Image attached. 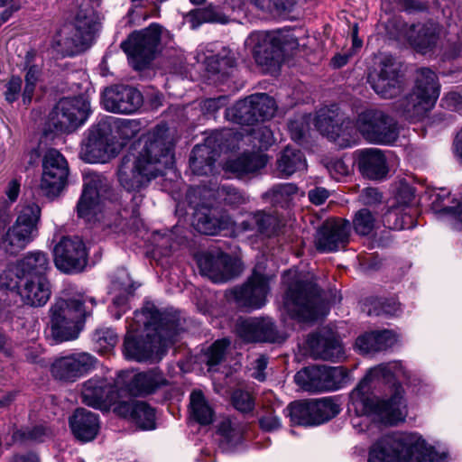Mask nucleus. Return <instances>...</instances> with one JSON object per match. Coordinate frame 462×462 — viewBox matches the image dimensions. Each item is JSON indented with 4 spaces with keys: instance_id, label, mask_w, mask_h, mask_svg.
<instances>
[{
    "instance_id": "obj_55",
    "label": "nucleus",
    "mask_w": 462,
    "mask_h": 462,
    "mask_svg": "<svg viewBox=\"0 0 462 462\" xmlns=\"http://www.w3.org/2000/svg\"><path fill=\"white\" fill-rule=\"evenodd\" d=\"M255 218L257 220L256 232L267 236L275 232L278 223L274 216L264 211H257L255 212Z\"/></svg>"
},
{
    "instance_id": "obj_41",
    "label": "nucleus",
    "mask_w": 462,
    "mask_h": 462,
    "mask_svg": "<svg viewBox=\"0 0 462 462\" xmlns=\"http://www.w3.org/2000/svg\"><path fill=\"white\" fill-rule=\"evenodd\" d=\"M310 402L313 426L331 420L340 411L339 405L331 398H322Z\"/></svg>"
},
{
    "instance_id": "obj_21",
    "label": "nucleus",
    "mask_w": 462,
    "mask_h": 462,
    "mask_svg": "<svg viewBox=\"0 0 462 462\" xmlns=\"http://www.w3.org/2000/svg\"><path fill=\"white\" fill-rule=\"evenodd\" d=\"M351 232L348 220L334 218L326 220L317 230L315 246L319 252L330 253L345 248Z\"/></svg>"
},
{
    "instance_id": "obj_2",
    "label": "nucleus",
    "mask_w": 462,
    "mask_h": 462,
    "mask_svg": "<svg viewBox=\"0 0 462 462\" xmlns=\"http://www.w3.org/2000/svg\"><path fill=\"white\" fill-rule=\"evenodd\" d=\"M401 373L402 365L398 362L370 369L350 395L356 414L375 415L388 424L402 421L407 415L404 391L401 384L394 383L395 376Z\"/></svg>"
},
{
    "instance_id": "obj_31",
    "label": "nucleus",
    "mask_w": 462,
    "mask_h": 462,
    "mask_svg": "<svg viewBox=\"0 0 462 462\" xmlns=\"http://www.w3.org/2000/svg\"><path fill=\"white\" fill-rule=\"evenodd\" d=\"M120 417L130 420L142 430H152L155 427V412L148 403L141 401H120L113 408Z\"/></svg>"
},
{
    "instance_id": "obj_3",
    "label": "nucleus",
    "mask_w": 462,
    "mask_h": 462,
    "mask_svg": "<svg viewBox=\"0 0 462 462\" xmlns=\"http://www.w3.org/2000/svg\"><path fill=\"white\" fill-rule=\"evenodd\" d=\"M124 342L127 359L146 361L162 356L167 347L180 331L179 320L171 314L162 313L152 302L136 310Z\"/></svg>"
},
{
    "instance_id": "obj_64",
    "label": "nucleus",
    "mask_w": 462,
    "mask_h": 462,
    "mask_svg": "<svg viewBox=\"0 0 462 462\" xmlns=\"http://www.w3.org/2000/svg\"><path fill=\"white\" fill-rule=\"evenodd\" d=\"M442 106L462 115V97L457 92H449L442 98Z\"/></svg>"
},
{
    "instance_id": "obj_35",
    "label": "nucleus",
    "mask_w": 462,
    "mask_h": 462,
    "mask_svg": "<svg viewBox=\"0 0 462 462\" xmlns=\"http://www.w3.org/2000/svg\"><path fill=\"white\" fill-rule=\"evenodd\" d=\"M443 35V28L434 22L411 25L409 31L411 44L420 52H427L435 48Z\"/></svg>"
},
{
    "instance_id": "obj_22",
    "label": "nucleus",
    "mask_w": 462,
    "mask_h": 462,
    "mask_svg": "<svg viewBox=\"0 0 462 462\" xmlns=\"http://www.w3.org/2000/svg\"><path fill=\"white\" fill-rule=\"evenodd\" d=\"M87 252L78 236H64L54 247V263L63 273L80 272L87 264Z\"/></svg>"
},
{
    "instance_id": "obj_30",
    "label": "nucleus",
    "mask_w": 462,
    "mask_h": 462,
    "mask_svg": "<svg viewBox=\"0 0 462 462\" xmlns=\"http://www.w3.org/2000/svg\"><path fill=\"white\" fill-rule=\"evenodd\" d=\"M236 332L245 342H274L278 337L276 328L268 318L241 319L236 324Z\"/></svg>"
},
{
    "instance_id": "obj_56",
    "label": "nucleus",
    "mask_w": 462,
    "mask_h": 462,
    "mask_svg": "<svg viewBox=\"0 0 462 462\" xmlns=\"http://www.w3.org/2000/svg\"><path fill=\"white\" fill-rule=\"evenodd\" d=\"M323 164L334 179H339L350 173V167L341 158H325Z\"/></svg>"
},
{
    "instance_id": "obj_36",
    "label": "nucleus",
    "mask_w": 462,
    "mask_h": 462,
    "mask_svg": "<svg viewBox=\"0 0 462 462\" xmlns=\"http://www.w3.org/2000/svg\"><path fill=\"white\" fill-rule=\"evenodd\" d=\"M51 294L50 282L47 278L21 280L19 295L22 301L32 307L44 306Z\"/></svg>"
},
{
    "instance_id": "obj_50",
    "label": "nucleus",
    "mask_w": 462,
    "mask_h": 462,
    "mask_svg": "<svg viewBox=\"0 0 462 462\" xmlns=\"http://www.w3.org/2000/svg\"><path fill=\"white\" fill-rule=\"evenodd\" d=\"M250 136L253 138L254 146H257L260 150H267L275 142L273 131L266 125L253 128Z\"/></svg>"
},
{
    "instance_id": "obj_1",
    "label": "nucleus",
    "mask_w": 462,
    "mask_h": 462,
    "mask_svg": "<svg viewBox=\"0 0 462 462\" xmlns=\"http://www.w3.org/2000/svg\"><path fill=\"white\" fill-rule=\"evenodd\" d=\"M140 145L142 147L137 153H129L121 159L116 171L121 188L133 194V224L136 223L140 215L138 208L144 198L143 191L174 162L173 140L169 128L164 125H157L144 134L140 140Z\"/></svg>"
},
{
    "instance_id": "obj_60",
    "label": "nucleus",
    "mask_w": 462,
    "mask_h": 462,
    "mask_svg": "<svg viewBox=\"0 0 462 462\" xmlns=\"http://www.w3.org/2000/svg\"><path fill=\"white\" fill-rule=\"evenodd\" d=\"M376 334L375 331H373L358 337L356 346L363 353L376 352Z\"/></svg>"
},
{
    "instance_id": "obj_4",
    "label": "nucleus",
    "mask_w": 462,
    "mask_h": 462,
    "mask_svg": "<svg viewBox=\"0 0 462 462\" xmlns=\"http://www.w3.org/2000/svg\"><path fill=\"white\" fill-rule=\"evenodd\" d=\"M368 462H446L417 433H399L381 438L369 448Z\"/></svg>"
},
{
    "instance_id": "obj_16",
    "label": "nucleus",
    "mask_w": 462,
    "mask_h": 462,
    "mask_svg": "<svg viewBox=\"0 0 462 462\" xmlns=\"http://www.w3.org/2000/svg\"><path fill=\"white\" fill-rule=\"evenodd\" d=\"M356 127L371 143H391L398 137L396 121L380 110L369 109L359 114Z\"/></svg>"
},
{
    "instance_id": "obj_34",
    "label": "nucleus",
    "mask_w": 462,
    "mask_h": 462,
    "mask_svg": "<svg viewBox=\"0 0 462 462\" xmlns=\"http://www.w3.org/2000/svg\"><path fill=\"white\" fill-rule=\"evenodd\" d=\"M357 166L361 174L374 180L384 179L389 171L385 155L377 148H367L356 152Z\"/></svg>"
},
{
    "instance_id": "obj_37",
    "label": "nucleus",
    "mask_w": 462,
    "mask_h": 462,
    "mask_svg": "<svg viewBox=\"0 0 462 462\" xmlns=\"http://www.w3.org/2000/svg\"><path fill=\"white\" fill-rule=\"evenodd\" d=\"M16 273L22 279L47 278V272L51 269L50 259L46 253L32 251L27 253L16 262Z\"/></svg>"
},
{
    "instance_id": "obj_28",
    "label": "nucleus",
    "mask_w": 462,
    "mask_h": 462,
    "mask_svg": "<svg viewBox=\"0 0 462 462\" xmlns=\"http://www.w3.org/2000/svg\"><path fill=\"white\" fill-rule=\"evenodd\" d=\"M109 190L106 178L97 173H90L85 177L84 189L78 203V215L80 217H88L96 214L100 199Z\"/></svg>"
},
{
    "instance_id": "obj_43",
    "label": "nucleus",
    "mask_w": 462,
    "mask_h": 462,
    "mask_svg": "<svg viewBox=\"0 0 462 462\" xmlns=\"http://www.w3.org/2000/svg\"><path fill=\"white\" fill-rule=\"evenodd\" d=\"M298 191L299 189L295 184L282 183L274 185L263 195V198L274 206L284 208L289 205Z\"/></svg>"
},
{
    "instance_id": "obj_54",
    "label": "nucleus",
    "mask_w": 462,
    "mask_h": 462,
    "mask_svg": "<svg viewBox=\"0 0 462 462\" xmlns=\"http://www.w3.org/2000/svg\"><path fill=\"white\" fill-rule=\"evenodd\" d=\"M231 400L234 407L241 412H249L254 410V399L249 392L236 390L232 393Z\"/></svg>"
},
{
    "instance_id": "obj_12",
    "label": "nucleus",
    "mask_w": 462,
    "mask_h": 462,
    "mask_svg": "<svg viewBox=\"0 0 462 462\" xmlns=\"http://www.w3.org/2000/svg\"><path fill=\"white\" fill-rule=\"evenodd\" d=\"M41 208L33 202L21 206L15 223L2 240V247L9 254H16L32 239L40 219Z\"/></svg>"
},
{
    "instance_id": "obj_62",
    "label": "nucleus",
    "mask_w": 462,
    "mask_h": 462,
    "mask_svg": "<svg viewBox=\"0 0 462 462\" xmlns=\"http://www.w3.org/2000/svg\"><path fill=\"white\" fill-rule=\"evenodd\" d=\"M359 200L364 205L375 206L382 203L383 194L376 188H365L361 191Z\"/></svg>"
},
{
    "instance_id": "obj_57",
    "label": "nucleus",
    "mask_w": 462,
    "mask_h": 462,
    "mask_svg": "<svg viewBox=\"0 0 462 462\" xmlns=\"http://www.w3.org/2000/svg\"><path fill=\"white\" fill-rule=\"evenodd\" d=\"M39 75L40 69L37 66L29 67L25 75V87L23 93V100L24 104L31 102Z\"/></svg>"
},
{
    "instance_id": "obj_20",
    "label": "nucleus",
    "mask_w": 462,
    "mask_h": 462,
    "mask_svg": "<svg viewBox=\"0 0 462 462\" xmlns=\"http://www.w3.org/2000/svg\"><path fill=\"white\" fill-rule=\"evenodd\" d=\"M69 175L65 157L56 149H49L42 159L41 190L47 197H56L64 188Z\"/></svg>"
},
{
    "instance_id": "obj_6",
    "label": "nucleus",
    "mask_w": 462,
    "mask_h": 462,
    "mask_svg": "<svg viewBox=\"0 0 462 462\" xmlns=\"http://www.w3.org/2000/svg\"><path fill=\"white\" fill-rule=\"evenodd\" d=\"M82 294L69 295L63 292L50 309L51 335L56 342L73 340L81 329L80 324L91 310L86 306Z\"/></svg>"
},
{
    "instance_id": "obj_47",
    "label": "nucleus",
    "mask_w": 462,
    "mask_h": 462,
    "mask_svg": "<svg viewBox=\"0 0 462 462\" xmlns=\"http://www.w3.org/2000/svg\"><path fill=\"white\" fill-rule=\"evenodd\" d=\"M435 199L432 201L433 208L436 211H443L445 213H450L453 218V226L457 230H462V202L457 204L456 207H445L443 200L446 195H440L439 193L433 196Z\"/></svg>"
},
{
    "instance_id": "obj_45",
    "label": "nucleus",
    "mask_w": 462,
    "mask_h": 462,
    "mask_svg": "<svg viewBox=\"0 0 462 462\" xmlns=\"http://www.w3.org/2000/svg\"><path fill=\"white\" fill-rule=\"evenodd\" d=\"M284 413L293 425L313 426L310 402H291L284 409Z\"/></svg>"
},
{
    "instance_id": "obj_19",
    "label": "nucleus",
    "mask_w": 462,
    "mask_h": 462,
    "mask_svg": "<svg viewBox=\"0 0 462 462\" xmlns=\"http://www.w3.org/2000/svg\"><path fill=\"white\" fill-rule=\"evenodd\" d=\"M368 82L374 92L383 98H393L403 88V79L399 63L391 56H383L378 71L371 73Z\"/></svg>"
},
{
    "instance_id": "obj_9",
    "label": "nucleus",
    "mask_w": 462,
    "mask_h": 462,
    "mask_svg": "<svg viewBox=\"0 0 462 462\" xmlns=\"http://www.w3.org/2000/svg\"><path fill=\"white\" fill-rule=\"evenodd\" d=\"M162 32V27L160 24L152 23L146 29L134 32L121 43V48L134 69H145L154 59Z\"/></svg>"
},
{
    "instance_id": "obj_49",
    "label": "nucleus",
    "mask_w": 462,
    "mask_h": 462,
    "mask_svg": "<svg viewBox=\"0 0 462 462\" xmlns=\"http://www.w3.org/2000/svg\"><path fill=\"white\" fill-rule=\"evenodd\" d=\"M113 286L114 290L122 291L124 293L114 299V305L116 307L124 306L127 300L125 294H131L134 290L128 274L125 271H120L117 279L113 282Z\"/></svg>"
},
{
    "instance_id": "obj_63",
    "label": "nucleus",
    "mask_w": 462,
    "mask_h": 462,
    "mask_svg": "<svg viewBox=\"0 0 462 462\" xmlns=\"http://www.w3.org/2000/svg\"><path fill=\"white\" fill-rule=\"evenodd\" d=\"M6 90L5 92V100L9 103H13L17 100L21 88L22 79L19 77H12L6 84Z\"/></svg>"
},
{
    "instance_id": "obj_27",
    "label": "nucleus",
    "mask_w": 462,
    "mask_h": 462,
    "mask_svg": "<svg viewBox=\"0 0 462 462\" xmlns=\"http://www.w3.org/2000/svg\"><path fill=\"white\" fill-rule=\"evenodd\" d=\"M319 132L340 146H346L353 131V123L336 110L320 109L315 118Z\"/></svg>"
},
{
    "instance_id": "obj_53",
    "label": "nucleus",
    "mask_w": 462,
    "mask_h": 462,
    "mask_svg": "<svg viewBox=\"0 0 462 462\" xmlns=\"http://www.w3.org/2000/svg\"><path fill=\"white\" fill-rule=\"evenodd\" d=\"M229 344L230 341L226 338L217 340L212 344L206 353L207 365L209 367L217 365L224 360Z\"/></svg>"
},
{
    "instance_id": "obj_15",
    "label": "nucleus",
    "mask_w": 462,
    "mask_h": 462,
    "mask_svg": "<svg viewBox=\"0 0 462 462\" xmlns=\"http://www.w3.org/2000/svg\"><path fill=\"white\" fill-rule=\"evenodd\" d=\"M90 113V103L86 97H65L57 103L50 120L57 131L70 133L81 126Z\"/></svg>"
},
{
    "instance_id": "obj_24",
    "label": "nucleus",
    "mask_w": 462,
    "mask_h": 462,
    "mask_svg": "<svg viewBox=\"0 0 462 462\" xmlns=\"http://www.w3.org/2000/svg\"><path fill=\"white\" fill-rule=\"evenodd\" d=\"M226 133L216 132L197 144L189 157V167L194 174L208 175L213 171L214 163L222 151V141Z\"/></svg>"
},
{
    "instance_id": "obj_14",
    "label": "nucleus",
    "mask_w": 462,
    "mask_h": 462,
    "mask_svg": "<svg viewBox=\"0 0 462 462\" xmlns=\"http://www.w3.org/2000/svg\"><path fill=\"white\" fill-rule=\"evenodd\" d=\"M264 269L263 264L258 263L248 280L231 290L230 293L238 307L260 309L265 304L272 275L265 273Z\"/></svg>"
},
{
    "instance_id": "obj_26",
    "label": "nucleus",
    "mask_w": 462,
    "mask_h": 462,
    "mask_svg": "<svg viewBox=\"0 0 462 462\" xmlns=\"http://www.w3.org/2000/svg\"><path fill=\"white\" fill-rule=\"evenodd\" d=\"M102 102L106 110L118 114H132L143 105L142 93L136 88L116 85L105 89Z\"/></svg>"
},
{
    "instance_id": "obj_46",
    "label": "nucleus",
    "mask_w": 462,
    "mask_h": 462,
    "mask_svg": "<svg viewBox=\"0 0 462 462\" xmlns=\"http://www.w3.org/2000/svg\"><path fill=\"white\" fill-rule=\"evenodd\" d=\"M189 16L193 28L199 26L202 23H226L228 21L227 17L220 11V9L213 5L191 11Z\"/></svg>"
},
{
    "instance_id": "obj_44",
    "label": "nucleus",
    "mask_w": 462,
    "mask_h": 462,
    "mask_svg": "<svg viewBox=\"0 0 462 462\" xmlns=\"http://www.w3.org/2000/svg\"><path fill=\"white\" fill-rule=\"evenodd\" d=\"M383 225L390 229L402 230L413 226V220L401 206H392L383 217Z\"/></svg>"
},
{
    "instance_id": "obj_52",
    "label": "nucleus",
    "mask_w": 462,
    "mask_h": 462,
    "mask_svg": "<svg viewBox=\"0 0 462 462\" xmlns=\"http://www.w3.org/2000/svg\"><path fill=\"white\" fill-rule=\"evenodd\" d=\"M93 340L100 350L108 351L116 345L118 337L112 328H100L95 331Z\"/></svg>"
},
{
    "instance_id": "obj_10",
    "label": "nucleus",
    "mask_w": 462,
    "mask_h": 462,
    "mask_svg": "<svg viewBox=\"0 0 462 462\" xmlns=\"http://www.w3.org/2000/svg\"><path fill=\"white\" fill-rule=\"evenodd\" d=\"M282 36L274 32H253L245 41L257 65L266 71L276 69L283 60Z\"/></svg>"
},
{
    "instance_id": "obj_8",
    "label": "nucleus",
    "mask_w": 462,
    "mask_h": 462,
    "mask_svg": "<svg viewBox=\"0 0 462 462\" xmlns=\"http://www.w3.org/2000/svg\"><path fill=\"white\" fill-rule=\"evenodd\" d=\"M284 308L300 321H312L326 314V305L316 284L310 281H296L290 284Z\"/></svg>"
},
{
    "instance_id": "obj_39",
    "label": "nucleus",
    "mask_w": 462,
    "mask_h": 462,
    "mask_svg": "<svg viewBox=\"0 0 462 462\" xmlns=\"http://www.w3.org/2000/svg\"><path fill=\"white\" fill-rule=\"evenodd\" d=\"M306 167L303 152L290 146L281 152L276 161V172L280 178H289L297 171H304Z\"/></svg>"
},
{
    "instance_id": "obj_48",
    "label": "nucleus",
    "mask_w": 462,
    "mask_h": 462,
    "mask_svg": "<svg viewBox=\"0 0 462 462\" xmlns=\"http://www.w3.org/2000/svg\"><path fill=\"white\" fill-rule=\"evenodd\" d=\"M353 226L358 235L367 236L374 227V217L367 208H362L356 213Z\"/></svg>"
},
{
    "instance_id": "obj_11",
    "label": "nucleus",
    "mask_w": 462,
    "mask_h": 462,
    "mask_svg": "<svg viewBox=\"0 0 462 462\" xmlns=\"http://www.w3.org/2000/svg\"><path fill=\"white\" fill-rule=\"evenodd\" d=\"M126 373H118L112 383L107 379L94 376L81 385V401L88 406L103 409L110 405L114 407L122 397L123 384L126 382Z\"/></svg>"
},
{
    "instance_id": "obj_58",
    "label": "nucleus",
    "mask_w": 462,
    "mask_h": 462,
    "mask_svg": "<svg viewBox=\"0 0 462 462\" xmlns=\"http://www.w3.org/2000/svg\"><path fill=\"white\" fill-rule=\"evenodd\" d=\"M259 424L261 429L265 431L277 430L282 427V421L273 408L264 410L259 418Z\"/></svg>"
},
{
    "instance_id": "obj_29",
    "label": "nucleus",
    "mask_w": 462,
    "mask_h": 462,
    "mask_svg": "<svg viewBox=\"0 0 462 462\" xmlns=\"http://www.w3.org/2000/svg\"><path fill=\"white\" fill-rule=\"evenodd\" d=\"M311 355L315 358L339 362L345 358L342 344L331 329L322 328L308 339Z\"/></svg>"
},
{
    "instance_id": "obj_33",
    "label": "nucleus",
    "mask_w": 462,
    "mask_h": 462,
    "mask_svg": "<svg viewBox=\"0 0 462 462\" xmlns=\"http://www.w3.org/2000/svg\"><path fill=\"white\" fill-rule=\"evenodd\" d=\"M69 423L73 436L83 443L94 440L100 430L99 416L84 408H78Z\"/></svg>"
},
{
    "instance_id": "obj_38",
    "label": "nucleus",
    "mask_w": 462,
    "mask_h": 462,
    "mask_svg": "<svg viewBox=\"0 0 462 462\" xmlns=\"http://www.w3.org/2000/svg\"><path fill=\"white\" fill-rule=\"evenodd\" d=\"M267 162V155L261 152H244L237 158L227 161L226 169L238 177H242L263 169Z\"/></svg>"
},
{
    "instance_id": "obj_42",
    "label": "nucleus",
    "mask_w": 462,
    "mask_h": 462,
    "mask_svg": "<svg viewBox=\"0 0 462 462\" xmlns=\"http://www.w3.org/2000/svg\"><path fill=\"white\" fill-rule=\"evenodd\" d=\"M189 399L190 412L193 419L201 425L210 424L213 421L214 412L202 392L193 391Z\"/></svg>"
},
{
    "instance_id": "obj_13",
    "label": "nucleus",
    "mask_w": 462,
    "mask_h": 462,
    "mask_svg": "<svg viewBox=\"0 0 462 462\" xmlns=\"http://www.w3.org/2000/svg\"><path fill=\"white\" fill-rule=\"evenodd\" d=\"M275 102L265 93L251 95L226 109V116L238 125H254L274 115Z\"/></svg>"
},
{
    "instance_id": "obj_32",
    "label": "nucleus",
    "mask_w": 462,
    "mask_h": 462,
    "mask_svg": "<svg viewBox=\"0 0 462 462\" xmlns=\"http://www.w3.org/2000/svg\"><path fill=\"white\" fill-rule=\"evenodd\" d=\"M129 375L125 377L126 382L123 384L122 394L127 393L130 395H146L152 393L162 385L166 384L162 374L157 370H151L145 373L133 374L129 371H120Z\"/></svg>"
},
{
    "instance_id": "obj_61",
    "label": "nucleus",
    "mask_w": 462,
    "mask_h": 462,
    "mask_svg": "<svg viewBox=\"0 0 462 462\" xmlns=\"http://www.w3.org/2000/svg\"><path fill=\"white\" fill-rule=\"evenodd\" d=\"M375 334L377 337L376 352L386 350L397 342V337L393 331H375Z\"/></svg>"
},
{
    "instance_id": "obj_23",
    "label": "nucleus",
    "mask_w": 462,
    "mask_h": 462,
    "mask_svg": "<svg viewBox=\"0 0 462 462\" xmlns=\"http://www.w3.org/2000/svg\"><path fill=\"white\" fill-rule=\"evenodd\" d=\"M199 266L205 275L216 283L226 282L242 272L241 261L221 251L206 254L199 259Z\"/></svg>"
},
{
    "instance_id": "obj_5",
    "label": "nucleus",
    "mask_w": 462,
    "mask_h": 462,
    "mask_svg": "<svg viewBox=\"0 0 462 462\" xmlns=\"http://www.w3.org/2000/svg\"><path fill=\"white\" fill-rule=\"evenodd\" d=\"M97 30V18L89 3L81 4L73 18L53 38V48L63 56H73L91 45Z\"/></svg>"
},
{
    "instance_id": "obj_51",
    "label": "nucleus",
    "mask_w": 462,
    "mask_h": 462,
    "mask_svg": "<svg viewBox=\"0 0 462 462\" xmlns=\"http://www.w3.org/2000/svg\"><path fill=\"white\" fill-rule=\"evenodd\" d=\"M400 310V304L393 300H374L367 310L369 316H394Z\"/></svg>"
},
{
    "instance_id": "obj_17",
    "label": "nucleus",
    "mask_w": 462,
    "mask_h": 462,
    "mask_svg": "<svg viewBox=\"0 0 462 462\" xmlns=\"http://www.w3.org/2000/svg\"><path fill=\"white\" fill-rule=\"evenodd\" d=\"M345 377L346 372L340 366L313 365L297 372L294 381L304 391L320 393L340 388Z\"/></svg>"
},
{
    "instance_id": "obj_25",
    "label": "nucleus",
    "mask_w": 462,
    "mask_h": 462,
    "mask_svg": "<svg viewBox=\"0 0 462 462\" xmlns=\"http://www.w3.org/2000/svg\"><path fill=\"white\" fill-rule=\"evenodd\" d=\"M96 358L85 352L54 359L51 365L52 376L65 382H75L94 368Z\"/></svg>"
},
{
    "instance_id": "obj_40",
    "label": "nucleus",
    "mask_w": 462,
    "mask_h": 462,
    "mask_svg": "<svg viewBox=\"0 0 462 462\" xmlns=\"http://www.w3.org/2000/svg\"><path fill=\"white\" fill-rule=\"evenodd\" d=\"M193 225L199 233L215 236L221 230L229 229L234 223L227 215L215 217L210 213L197 211L194 215Z\"/></svg>"
},
{
    "instance_id": "obj_59",
    "label": "nucleus",
    "mask_w": 462,
    "mask_h": 462,
    "mask_svg": "<svg viewBox=\"0 0 462 462\" xmlns=\"http://www.w3.org/2000/svg\"><path fill=\"white\" fill-rule=\"evenodd\" d=\"M21 280L22 275H17L15 265L14 270L5 271L0 275V287L10 291L16 290L19 294Z\"/></svg>"
},
{
    "instance_id": "obj_7",
    "label": "nucleus",
    "mask_w": 462,
    "mask_h": 462,
    "mask_svg": "<svg viewBox=\"0 0 462 462\" xmlns=\"http://www.w3.org/2000/svg\"><path fill=\"white\" fill-rule=\"evenodd\" d=\"M437 74L428 68L417 69L411 92L402 99L397 110L411 121L422 119L435 106L439 96Z\"/></svg>"
},
{
    "instance_id": "obj_18",
    "label": "nucleus",
    "mask_w": 462,
    "mask_h": 462,
    "mask_svg": "<svg viewBox=\"0 0 462 462\" xmlns=\"http://www.w3.org/2000/svg\"><path fill=\"white\" fill-rule=\"evenodd\" d=\"M111 125L100 120L92 125L80 147V158L88 163L106 162L114 156L110 140Z\"/></svg>"
}]
</instances>
